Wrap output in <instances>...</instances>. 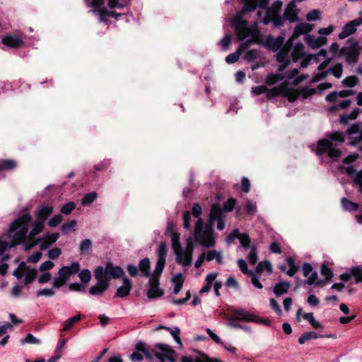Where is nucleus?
<instances>
[{
  "instance_id": "423d86ee",
  "label": "nucleus",
  "mask_w": 362,
  "mask_h": 362,
  "mask_svg": "<svg viewBox=\"0 0 362 362\" xmlns=\"http://www.w3.org/2000/svg\"><path fill=\"white\" fill-rule=\"evenodd\" d=\"M80 269V265L78 262H72L70 266L62 267L58 272V276L54 278L52 281V287L59 288L66 284L70 276L76 274Z\"/></svg>"
},
{
  "instance_id": "c03bdc74",
  "label": "nucleus",
  "mask_w": 362,
  "mask_h": 362,
  "mask_svg": "<svg viewBox=\"0 0 362 362\" xmlns=\"http://www.w3.org/2000/svg\"><path fill=\"white\" fill-rule=\"evenodd\" d=\"M76 226V221L75 220H72L69 222L63 223L61 227L62 233L64 235L69 234L71 231L74 230Z\"/></svg>"
},
{
  "instance_id": "680f3d73",
  "label": "nucleus",
  "mask_w": 362,
  "mask_h": 362,
  "mask_svg": "<svg viewBox=\"0 0 362 362\" xmlns=\"http://www.w3.org/2000/svg\"><path fill=\"white\" fill-rule=\"evenodd\" d=\"M167 249L165 243H160L158 248V259H165Z\"/></svg>"
},
{
  "instance_id": "0e129e2a",
  "label": "nucleus",
  "mask_w": 362,
  "mask_h": 362,
  "mask_svg": "<svg viewBox=\"0 0 362 362\" xmlns=\"http://www.w3.org/2000/svg\"><path fill=\"white\" fill-rule=\"evenodd\" d=\"M361 129L362 127L359 124H354L346 129V134L353 136L355 134H357L361 130Z\"/></svg>"
},
{
  "instance_id": "338daca9",
  "label": "nucleus",
  "mask_w": 362,
  "mask_h": 362,
  "mask_svg": "<svg viewBox=\"0 0 362 362\" xmlns=\"http://www.w3.org/2000/svg\"><path fill=\"white\" fill-rule=\"evenodd\" d=\"M62 254V250L59 247L52 248L48 251V257L51 259H56Z\"/></svg>"
},
{
  "instance_id": "aec40b11",
  "label": "nucleus",
  "mask_w": 362,
  "mask_h": 362,
  "mask_svg": "<svg viewBox=\"0 0 362 362\" xmlns=\"http://www.w3.org/2000/svg\"><path fill=\"white\" fill-rule=\"evenodd\" d=\"M298 74V69H293L291 71H286V73H284V76H281L280 78H278L277 75L269 76L267 78V83L269 85H272V84H274L275 83H276L278 81L281 80V79L291 80Z\"/></svg>"
},
{
  "instance_id": "7c9ffc66",
  "label": "nucleus",
  "mask_w": 362,
  "mask_h": 362,
  "mask_svg": "<svg viewBox=\"0 0 362 362\" xmlns=\"http://www.w3.org/2000/svg\"><path fill=\"white\" fill-rule=\"evenodd\" d=\"M37 269L34 268H26L24 272V283L28 285L33 282L37 276Z\"/></svg>"
},
{
  "instance_id": "4d7b16f0",
  "label": "nucleus",
  "mask_w": 362,
  "mask_h": 362,
  "mask_svg": "<svg viewBox=\"0 0 362 362\" xmlns=\"http://www.w3.org/2000/svg\"><path fill=\"white\" fill-rule=\"evenodd\" d=\"M76 208V204L73 202L65 204L61 209V212L65 215L70 214Z\"/></svg>"
},
{
  "instance_id": "f704fd0d",
  "label": "nucleus",
  "mask_w": 362,
  "mask_h": 362,
  "mask_svg": "<svg viewBox=\"0 0 362 362\" xmlns=\"http://www.w3.org/2000/svg\"><path fill=\"white\" fill-rule=\"evenodd\" d=\"M329 74H332L335 78H340L343 73V65L341 63H337L328 69Z\"/></svg>"
},
{
  "instance_id": "e2e57ef3",
  "label": "nucleus",
  "mask_w": 362,
  "mask_h": 362,
  "mask_svg": "<svg viewBox=\"0 0 362 362\" xmlns=\"http://www.w3.org/2000/svg\"><path fill=\"white\" fill-rule=\"evenodd\" d=\"M63 220V216L60 214L55 215L48 221V226L51 228L57 226Z\"/></svg>"
},
{
  "instance_id": "a878e982",
  "label": "nucleus",
  "mask_w": 362,
  "mask_h": 362,
  "mask_svg": "<svg viewBox=\"0 0 362 362\" xmlns=\"http://www.w3.org/2000/svg\"><path fill=\"white\" fill-rule=\"evenodd\" d=\"M282 5L283 3L281 1H275L270 7H267L266 13L264 17L279 15L281 11Z\"/></svg>"
},
{
  "instance_id": "bb28decb",
  "label": "nucleus",
  "mask_w": 362,
  "mask_h": 362,
  "mask_svg": "<svg viewBox=\"0 0 362 362\" xmlns=\"http://www.w3.org/2000/svg\"><path fill=\"white\" fill-rule=\"evenodd\" d=\"M1 41L4 45L11 47H18L23 43L20 37L13 35H7L3 37Z\"/></svg>"
},
{
  "instance_id": "2eb2a0df",
  "label": "nucleus",
  "mask_w": 362,
  "mask_h": 362,
  "mask_svg": "<svg viewBox=\"0 0 362 362\" xmlns=\"http://www.w3.org/2000/svg\"><path fill=\"white\" fill-rule=\"evenodd\" d=\"M361 25L362 21L361 20H357L356 18L349 21L343 26L341 32L339 34V38L340 40H344L356 31L358 26Z\"/></svg>"
},
{
  "instance_id": "3c124183",
  "label": "nucleus",
  "mask_w": 362,
  "mask_h": 362,
  "mask_svg": "<svg viewBox=\"0 0 362 362\" xmlns=\"http://www.w3.org/2000/svg\"><path fill=\"white\" fill-rule=\"evenodd\" d=\"M247 259L250 264L255 265L257 262V247L255 245L250 247V251L247 255Z\"/></svg>"
},
{
  "instance_id": "ddd939ff",
  "label": "nucleus",
  "mask_w": 362,
  "mask_h": 362,
  "mask_svg": "<svg viewBox=\"0 0 362 362\" xmlns=\"http://www.w3.org/2000/svg\"><path fill=\"white\" fill-rule=\"evenodd\" d=\"M95 278L98 280L95 285L91 286L89 289V293L92 296H96L103 293L105 291L108 286V280H104L102 278V269H96L94 272Z\"/></svg>"
},
{
  "instance_id": "c9c22d12",
  "label": "nucleus",
  "mask_w": 362,
  "mask_h": 362,
  "mask_svg": "<svg viewBox=\"0 0 362 362\" xmlns=\"http://www.w3.org/2000/svg\"><path fill=\"white\" fill-rule=\"evenodd\" d=\"M172 247L174 250L175 254L182 250L181 244L180 242V234L177 233H173L171 235Z\"/></svg>"
},
{
  "instance_id": "b1692460",
  "label": "nucleus",
  "mask_w": 362,
  "mask_h": 362,
  "mask_svg": "<svg viewBox=\"0 0 362 362\" xmlns=\"http://www.w3.org/2000/svg\"><path fill=\"white\" fill-rule=\"evenodd\" d=\"M262 21L264 25H268L270 23H272L274 28H279L284 25L285 21L284 18L279 14L269 17H263Z\"/></svg>"
},
{
  "instance_id": "1a4fd4ad",
  "label": "nucleus",
  "mask_w": 362,
  "mask_h": 362,
  "mask_svg": "<svg viewBox=\"0 0 362 362\" xmlns=\"http://www.w3.org/2000/svg\"><path fill=\"white\" fill-rule=\"evenodd\" d=\"M59 237V234L58 233H47L45 234L43 236L38 238L32 242L29 243L26 245V249L29 250L32 248L33 247L37 245V244H40V247L41 250H45L49 246L57 242Z\"/></svg>"
},
{
  "instance_id": "5fc2aeb1",
  "label": "nucleus",
  "mask_w": 362,
  "mask_h": 362,
  "mask_svg": "<svg viewBox=\"0 0 362 362\" xmlns=\"http://www.w3.org/2000/svg\"><path fill=\"white\" fill-rule=\"evenodd\" d=\"M321 274L326 280H330L333 276V272L325 264L321 266Z\"/></svg>"
},
{
  "instance_id": "a211bd4d",
  "label": "nucleus",
  "mask_w": 362,
  "mask_h": 362,
  "mask_svg": "<svg viewBox=\"0 0 362 362\" xmlns=\"http://www.w3.org/2000/svg\"><path fill=\"white\" fill-rule=\"evenodd\" d=\"M298 11L299 10L297 8L294 1H291L288 4L284 11V16L288 21L291 23H294L298 21Z\"/></svg>"
},
{
  "instance_id": "bf43d9fd",
  "label": "nucleus",
  "mask_w": 362,
  "mask_h": 362,
  "mask_svg": "<svg viewBox=\"0 0 362 362\" xmlns=\"http://www.w3.org/2000/svg\"><path fill=\"white\" fill-rule=\"evenodd\" d=\"M22 344H40V340L33 336L32 334H28L25 339L21 341Z\"/></svg>"
},
{
  "instance_id": "39448f33",
  "label": "nucleus",
  "mask_w": 362,
  "mask_h": 362,
  "mask_svg": "<svg viewBox=\"0 0 362 362\" xmlns=\"http://www.w3.org/2000/svg\"><path fill=\"white\" fill-rule=\"evenodd\" d=\"M136 349L142 352L145 357L151 361L156 358L159 359L160 362H165V361L175 362V351L169 345L165 344H156L154 346V349L150 350L146 347L144 343L139 342L136 344Z\"/></svg>"
},
{
  "instance_id": "72a5a7b5",
  "label": "nucleus",
  "mask_w": 362,
  "mask_h": 362,
  "mask_svg": "<svg viewBox=\"0 0 362 362\" xmlns=\"http://www.w3.org/2000/svg\"><path fill=\"white\" fill-rule=\"evenodd\" d=\"M206 257V260L209 262L215 259L218 264L222 263L221 252L215 250H210Z\"/></svg>"
},
{
  "instance_id": "ea45409f",
  "label": "nucleus",
  "mask_w": 362,
  "mask_h": 362,
  "mask_svg": "<svg viewBox=\"0 0 362 362\" xmlns=\"http://www.w3.org/2000/svg\"><path fill=\"white\" fill-rule=\"evenodd\" d=\"M343 208L349 211H355L358 209V204L348 200L346 198H342L341 200Z\"/></svg>"
},
{
  "instance_id": "412c9836",
  "label": "nucleus",
  "mask_w": 362,
  "mask_h": 362,
  "mask_svg": "<svg viewBox=\"0 0 362 362\" xmlns=\"http://www.w3.org/2000/svg\"><path fill=\"white\" fill-rule=\"evenodd\" d=\"M284 40V38L281 36L274 38L269 35L267 37L264 45L272 51H276L282 46Z\"/></svg>"
},
{
  "instance_id": "393cba45",
  "label": "nucleus",
  "mask_w": 362,
  "mask_h": 362,
  "mask_svg": "<svg viewBox=\"0 0 362 362\" xmlns=\"http://www.w3.org/2000/svg\"><path fill=\"white\" fill-rule=\"evenodd\" d=\"M291 287V284L287 281H282L276 283L273 288V292L276 296H280L286 293Z\"/></svg>"
},
{
  "instance_id": "7ed1b4c3",
  "label": "nucleus",
  "mask_w": 362,
  "mask_h": 362,
  "mask_svg": "<svg viewBox=\"0 0 362 362\" xmlns=\"http://www.w3.org/2000/svg\"><path fill=\"white\" fill-rule=\"evenodd\" d=\"M31 221V215L25 213L11 223L8 236L13 245L25 243L26 246L31 242L28 232V227Z\"/></svg>"
},
{
  "instance_id": "37998d69",
  "label": "nucleus",
  "mask_w": 362,
  "mask_h": 362,
  "mask_svg": "<svg viewBox=\"0 0 362 362\" xmlns=\"http://www.w3.org/2000/svg\"><path fill=\"white\" fill-rule=\"evenodd\" d=\"M303 317L308 322H309L313 328L318 329V328H322V325L320 322L315 320L313 316V313H305L303 315Z\"/></svg>"
},
{
  "instance_id": "774afa93",
  "label": "nucleus",
  "mask_w": 362,
  "mask_h": 362,
  "mask_svg": "<svg viewBox=\"0 0 362 362\" xmlns=\"http://www.w3.org/2000/svg\"><path fill=\"white\" fill-rule=\"evenodd\" d=\"M52 279V274L49 272H44L37 279L38 282L40 284L48 283Z\"/></svg>"
},
{
  "instance_id": "9b49d317",
  "label": "nucleus",
  "mask_w": 362,
  "mask_h": 362,
  "mask_svg": "<svg viewBox=\"0 0 362 362\" xmlns=\"http://www.w3.org/2000/svg\"><path fill=\"white\" fill-rule=\"evenodd\" d=\"M291 58L293 62H300V66L305 68L310 63V58L306 56L305 47L302 43L296 44L291 52Z\"/></svg>"
},
{
  "instance_id": "79ce46f5",
  "label": "nucleus",
  "mask_w": 362,
  "mask_h": 362,
  "mask_svg": "<svg viewBox=\"0 0 362 362\" xmlns=\"http://www.w3.org/2000/svg\"><path fill=\"white\" fill-rule=\"evenodd\" d=\"M158 329H167L168 330L172 337H173V339H175V341L180 345L182 344V341H181V339L180 337H179V334H180V329L177 327H174L173 329H171L170 327H165V326H160L158 327Z\"/></svg>"
},
{
  "instance_id": "f8f14e48",
  "label": "nucleus",
  "mask_w": 362,
  "mask_h": 362,
  "mask_svg": "<svg viewBox=\"0 0 362 362\" xmlns=\"http://www.w3.org/2000/svg\"><path fill=\"white\" fill-rule=\"evenodd\" d=\"M194 246L191 240H188L186 248L184 251L180 250L176 255V262L182 266H189L192 264Z\"/></svg>"
},
{
  "instance_id": "4be33fe9",
  "label": "nucleus",
  "mask_w": 362,
  "mask_h": 362,
  "mask_svg": "<svg viewBox=\"0 0 362 362\" xmlns=\"http://www.w3.org/2000/svg\"><path fill=\"white\" fill-rule=\"evenodd\" d=\"M313 29V25L308 23H301L297 25L293 30L292 37L291 39H295L301 35L308 34Z\"/></svg>"
},
{
  "instance_id": "f03ea898",
  "label": "nucleus",
  "mask_w": 362,
  "mask_h": 362,
  "mask_svg": "<svg viewBox=\"0 0 362 362\" xmlns=\"http://www.w3.org/2000/svg\"><path fill=\"white\" fill-rule=\"evenodd\" d=\"M245 5L242 10L238 12L232 20V25L234 27L235 34L239 40H243L248 36L252 39L247 40L241 45L242 47H247L250 44L257 40L259 32L252 30L247 22L242 19V16L247 12L255 10L257 4L262 8H267L269 0H241Z\"/></svg>"
},
{
  "instance_id": "4c0bfd02",
  "label": "nucleus",
  "mask_w": 362,
  "mask_h": 362,
  "mask_svg": "<svg viewBox=\"0 0 362 362\" xmlns=\"http://www.w3.org/2000/svg\"><path fill=\"white\" fill-rule=\"evenodd\" d=\"M256 271L257 273H262L264 271H267V272L270 274L272 273V267L269 261H262L257 264Z\"/></svg>"
},
{
  "instance_id": "5701e85b",
  "label": "nucleus",
  "mask_w": 362,
  "mask_h": 362,
  "mask_svg": "<svg viewBox=\"0 0 362 362\" xmlns=\"http://www.w3.org/2000/svg\"><path fill=\"white\" fill-rule=\"evenodd\" d=\"M53 206L49 204H43L36 214L37 219L45 222L47 218L52 214Z\"/></svg>"
},
{
  "instance_id": "6e6d98bb",
  "label": "nucleus",
  "mask_w": 362,
  "mask_h": 362,
  "mask_svg": "<svg viewBox=\"0 0 362 362\" xmlns=\"http://www.w3.org/2000/svg\"><path fill=\"white\" fill-rule=\"evenodd\" d=\"M320 11L319 10H312L306 14L308 21H315L320 18Z\"/></svg>"
},
{
  "instance_id": "0eeeda50",
  "label": "nucleus",
  "mask_w": 362,
  "mask_h": 362,
  "mask_svg": "<svg viewBox=\"0 0 362 362\" xmlns=\"http://www.w3.org/2000/svg\"><path fill=\"white\" fill-rule=\"evenodd\" d=\"M349 45L343 47L340 50V54L345 58V61L349 64H353L358 62L359 55L362 51V46L357 41L351 42Z\"/></svg>"
},
{
  "instance_id": "473e14b6",
  "label": "nucleus",
  "mask_w": 362,
  "mask_h": 362,
  "mask_svg": "<svg viewBox=\"0 0 362 362\" xmlns=\"http://www.w3.org/2000/svg\"><path fill=\"white\" fill-rule=\"evenodd\" d=\"M324 336L322 334H318L317 333L315 332H304L299 338H298V342L300 344H304L305 341L310 340V339H315L318 338H322Z\"/></svg>"
},
{
  "instance_id": "58836bf2",
  "label": "nucleus",
  "mask_w": 362,
  "mask_h": 362,
  "mask_svg": "<svg viewBox=\"0 0 362 362\" xmlns=\"http://www.w3.org/2000/svg\"><path fill=\"white\" fill-rule=\"evenodd\" d=\"M352 276L354 277V282L356 284L362 282V267L356 266L351 268Z\"/></svg>"
},
{
  "instance_id": "49530a36",
  "label": "nucleus",
  "mask_w": 362,
  "mask_h": 362,
  "mask_svg": "<svg viewBox=\"0 0 362 362\" xmlns=\"http://www.w3.org/2000/svg\"><path fill=\"white\" fill-rule=\"evenodd\" d=\"M81 318V315H76V316H74L72 317H70L69 319L66 320L64 322V328L62 329V331L64 332H66V331H68L71 327L72 325L78 322Z\"/></svg>"
},
{
  "instance_id": "69168bd1",
  "label": "nucleus",
  "mask_w": 362,
  "mask_h": 362,
  "mask_svg": "<svg viewBox=\"0 0 362 362\" xmlns=\"http://www.w3.org/2000/svg\"><path fill=\"white\" fill-rule=\"evenodd\" d=\"M236 203V200L234 198H230L228 199L224 204H223V210L226 212H230L231 211Z\"/></svg>"
},
{
  "instance_id": "de8ad7c7",
  "label": "nucleus",
  "mask_w": 362,
  "mask_h": 362,
  "mask_svg": "<svg viewBox=\"0 0 362 362\" xmlns=\"http://www.w3.org/2000/svg\"><path fill=\"white\" fill-rule=\"evenodd\" d=\"M98 194L96 192H90L86 194L82 199L81 204L87 206L93 203L97 199Z\"/></svg>"
},
{
  "instance_id": "603ef678",
  "label": "nucleus",
  "mask_w": 362,
  "mask_h": 362,
  "mask_svg": "<svg viewBox=\"0 0 362 362\" xmlns=\"http://www.w3.org/2000/svg\"><path fill=\"white\" fill-rule=\"evenodd\" d=\"M92 247V243L89 239L83 240L80 245V252L81 255H85L88 252Z\"/></svg>"
},
{
  "instance_id": "a18cd8bd",
  "label": "nucleus",
  "mask_w": 362,
  "mask_h": 362,
  "mask_svg": "<svg viewBox=\"0 0 362 362\" xmlns=\"http://www.w3.org/2000/svg\"><path fill=\"white\" fill-rule=\"evenodd\" d=\"M358 83V78L355 76H347L342 81L343 86L349 88L354 87Z\"/></svg>"
},
{
  "instance_id": "a19ab883",
  "label": "nucleus",
  "mask_w": 362,
  "mask_h": 362,
  "mask_svg": "<svg viewBox=\"0 0 362 362\" xmlns=\"http://www.w3.org/2000/svg\"><path fill=\"white\" fill-rule=\"evenodd\" d=\"M307 277H308V279L305 281V283L307 284L308 285H310V286L315 285L317 286L323 283V281L322 280L318 279V274L316 272H312Z\"/></svg>"
},
{
  "instance_id": "cd10ccee",
  "label": "nucleus",
  "mask_w": 362,
  "mask_h": 362,
  "mask_svg": "<svg viewBox=\"0 0 362 362\" xmlns=\"http://www.w3.org/2000/svg\"><path fill=\"white\" fill-rule=\"evenodd\" d=\"M45 227V222L36 219L33 225L31 230L29 232L30 240L33 241V238L38 234H40Z\"/></svg>"
},
{
  "instance_id": "4468645a",
  "label": "nucleus",
  "mask_w": 362,
  "mask_h": 362,
  "mask_svg": "<svg viewBox=\"0 0 362 362\" xmlns=\"http://www.w3.org/2000/svg\"><path fill=\"white\" fill-rule=\"evenodd\" d=\"M293 45L292 39L287 40L286 45L279 51L276 54V60L283 64L279 68V71H283L289 64V51Z\"/></svg>"
},
{
  "instance_id": "13d9d810",
  "label": "nucleus",
  "mask_w": 362,
  "mask_h": 362,
  "mask_svg": "<svg viewBox=\"0 0 362 362\" xmlns=\"http://www.w3.org/2000/svg\"><path fill=\"white\" fill-rule=\"evenodd\" d=\"M319 72L315 74L312 80H311V82L313 83H315V82H317V81H320L321 80H323L325 79L328 75H329V71H328V69L326 70V71H318Z\"/></svg>"
},
{
  "instance_id": "052dcab7",
  "label": "nucleus",
  "mask_w": 362,
  "mask_h": 362,
  "mask_svg": "<svg viewBox=\"0 0 362 362\" xmlns=\"http://www.w3.org/2000/svg\"><path fill=\"white\" fill-rule=\"evenodd\" d=\"M78 277L81 281L88 283L91 279V273L88 269H82L78 274Z\"/></svg>"
},
{
  "instance_id": "6e6552de",
  "label": "nucleus",
  "mask_w": 362,
  "mask_h": 362,
  "mask_svg": "<svg viewBox=\"0 0 362 362\" xmlns=\"http://www.w3.org/2000/svg\"><path fill=\"white\" fill-rule=\"evenodd\" d=\"M230 314L232 315L231 319H236L238 321L256 322L259 324L263 323L265 325L269 324L268 320H262L255 314L243 308L234 309L232 310Z\"/></svg>"
},
{
  "instance_id": "8fccbe9b",
  "label": "nucleus",
  "mask_w": 362,
  "mask_h": 362,
  "mask_svg": "<svg viewBox=\"0 0 362 362\" xmlns=\"http://www.w3.org/2000/svg\"><path fill=\"white\" fill-rule=\"evenodd\" d=\"M55 295V291L52 288H44L37 291L36 296L37 297L45 296L52 297Z\"/></svg>"
},
{
  "instance_id": "864d4df0",
  "label": "nucleus",
  "mask_w": 362,
  "mask_h": 362,
  "mask_svg": "<svg viewBox=\"0 0 362 362\" xmlns=\"http://www.w3.org/2000/svg\"><path fill=\"white\" fill-rule=\"evenodd\" d=\"M238 240L240 241V245L244 248H249L250 243V238L247 233H243L239 234Z\"/></svg>"
},
{
  "instance_id": "9d476101",
  "label": "nucleus",
  "mask_w": 362,
  "mask_h": 362,
  "mask_svg": "<svg viewBox=\"0 0 362 362\" xmlns=\"http://www.w3.org/2000/svg\"><path fill=\"white\" fill-rule=\"evenodd\" d=\"M97 269H102V278L104 280H108V282L112 279H119L124 277V272L120 266H114L112 263L109 262L106 264L105 268L98 267Z\"/></svg>"
},
{
  "instance_id": "dca6fc26",
  "label": "nucleus",
  "mask_w": 362,
  "mask_h": 362,
  "mask_svg": "<svg viewBox=\"0 0 362 362\" xmlns=\"http://www.w3.org/2000/svg\"><path fill=\"white\" fill-rule=\"evenodd\" d=\"M305 43L312 49H317L325 45L327 42L325 36H315L314 35H307L304 37Z\"/></svg>"
},
{
  "instance_id": "20e7f679",
  "label": "nucleus",
  "mask_w": 362,
  "mask_h": 362,
  "mask_svg": "<svg viewBox=\"0 0 362 362\" xmlns=\"http://www.w3.org/2000/svg\"><path fill=\"white\" fill-rule=\"evenodd\" d=\"M328 139H320L315 149L317 155L327 154L333 161H337L341 156V151L337 148L333 142L343 143L345 141V134L341 132H334L327 134Z\"/></svg>"
},
{
  "instance_id": "f3484780",
  "label": "nucleus",
  "mask_w": 362,
  "mask_h": 362,
  "mask_svg": "<svg viewBox=\"0 0 362 362\" xmlns=\"http://www.w3.org/2000/svg\"><path fill=\"white\" fill-rule=\"evenodd\" d=\"M158 278L150 277L149 289L147 292V296L148 298H155L163 296V291L158 288Z\"/></svg>"
},
{
  "instance_id": "e433bc0d",
  "label": "nucleus",
  "mask_w": 362,
  "mask_h": 362,
  "mask_svg": "<svg viewBox=\"0 0 362 362\" xmlns=\"http://www.w3.org/2000/svg\"><path fill=\"white\" fill-rule=\"evenodd\" d=\"M165 264V259H158L155 269L150 277L158 278L163 272Z\"/></svg>"
},
{
  "instance_id": "2f4dec72",
  "label": "nucleus",
  "mask_w": 362,
  "mask_h": 362,
  "mask_svg": "<svg viewBox=\"0 0 362 362\" xmlns=\"http://www.w3.org/2000/svg\"><path fill=\"white\" fill-rule=\"evenodd\" d=\"M182 362H210V360L206 355L197 352L194 359L191 357L184 356L182 358Z\"/></svg>"
},
{
  "instance_id": "f257e3e1",
  "label": "nucleus",
  "mask_w": 362,
  "mask_h": 362,
  "mask_svg": "<svg viewBox=\"0 0 362 362\" xmlns=\"http://www.w3.org/2000/svg\"><path fill=\"white\" fill-rule=\"evenodd\" d=\"M224 214L218 204H213L211 207L209 219L205 227L203 221L199 218L194 226V238L195 242L205 247H212L216 244L214 225L217 221V228L219 230L225 228Z\"/></svg>"
},
{
  "instance_id": "c85d7f7f",
  "label": "nucleus",
  "mask_w": 362,
  "mask_h": 362,
  "mask_svg": "<svg viewBox=\"0 0 362 362\" xmlns=\"http://www.w3.org/2000/svg\"><path fill=\"white\" fill-rule=\"evenodd\" d=\"M150 260L148 257L142 259L139 263V269L141 275L144 277H149L150 273Z\"/></svg>"
},
{
  "instance_id": "6ab92c4d",
  "label": "nucleus",
  "mask_w": 362,
  "mask_h": 362,
  "mask_svg": "<svg viewBox=\"0 0 362 362\" xmlns=\"http://www.w3.org/2000/svg\"><path fill=\"white\" fill-rule=\"evenodd\" d=\"M132 289V281L127 276H124L122 279V285L119 286L116 291V296L119 298L127 297L129 295Z\"/></svg>"
},
{
  "instance_id": "c756f323",
  "label": "nucleus",
  "mask_w": 362,
  "mask_h": 362,
  "mask_svg": "<svg viewBox=\"0 0 362 362\" xmlns=\"http://www.w3.org/2000/svg\"><path fill=\"white\" fill-rule=\"evenodd\" d=\"M286 261L289 267V269L286 271V274L289 276H293L298 271L299 267L296 265L295 259L291 257H287Z\"/></svg>"
},
{
  "instance_id": "09e8293b",
  "label": "nucleus",
  "mask_w": 362,
  "mask_h": 362,
  "mask_svg": "<svg viewBox=\"0 0 362 362\" xmlns=\"http://www.w3.org/2000/svg\"><path fill=\"white\" fill-rule=\"evenodd\" d=\"M16 166V163L13 160H0V170H11Z\"/></svg>"
}]
</instances>
